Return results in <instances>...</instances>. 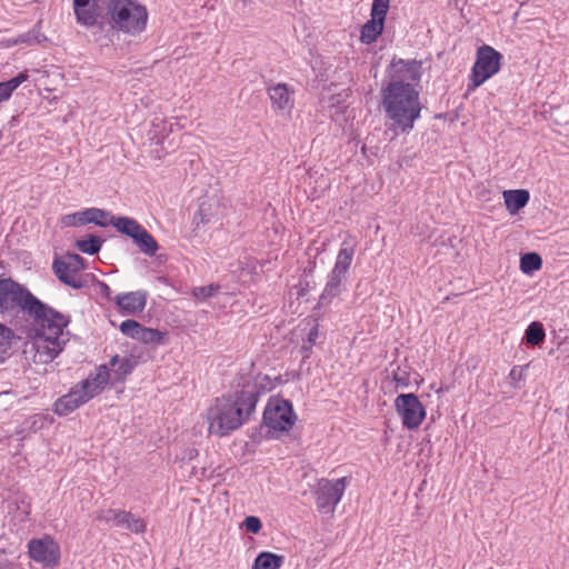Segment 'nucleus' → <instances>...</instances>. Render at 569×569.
Returning a JSON list of instances; mask_svg holds the SVG:
<instances>
[{
  "mask_svg": "<svg viewBox=\"0 0 569 569\" xmlns=\"http://www.w3.org/2000/svg\"><path fill=\"white\" fill-rule=\"evenodd\" d=\"M90 4H92L91 0H73V11H79Z\"/></svg>",
  "mask_w": 569,
  "mask_h": 569,
  "instance_id": "nucleus-42",
  "label": "nucleus"
},
{
  "mask_svg": "<svg viewBox=\"0 0 569 569\" xmlns=\"http://www.w3.org/2000/svg\"><path fill=\"white\" fill-rule=\"evenodd\" d=\"M346 482L347 478L345 477L337 480L322 478L318 481L313 495L317 509L320 513L331 515L335 512L345 492Z\"/></svg>",
  "mask_w": 569,
  "mask_h": 569,
  "instance_id": "nucleus-9",
  "label": "nucleus"
},
{
  "mask_svg": "<svg viewBox=\"0 0 569 569\" xmlns=\"http://www.w3.org/2000/svg\"><path fill=\"white\" fill-rule=\"evenodd\" d=\"M98 286H99V289H100V293L103 295L107 298H110V295H111L110 287L107 283H104V282H99Z\"/></svg>",
  "mask_w": 569,
  "mask_h": 569,
  "instance_id": "nucleus-43",
  "label": "nucleus"
},
{
  "mask_svg": "<svg viewBox=\"0 0 569 569\" xmlns=\"http://www.w3.org/2000/svg\"><path fill=\"white\" fill-rule=\"evenodd\" d=\"M268 94L272 108L281 111H290L293 108L292 92L286 83H278L268 88Z\"/></svg>",
  "mask_w": 569,
  "mask_h": 569,
  "instance_id": "nucleus-16",
  "label": "nucleus"
},
{
  "mask_svg": "<svg viewBox=\"0 0 569 569\" xmlns=\"http://www.w3.org/2000/svg\"><path fill=\"white\" fill-rule=\"evenodd\" d=\"M16 42L20 43H40L41 39L36 34V30L33 29L31 32H27L23 34H20Z\"/></svg>",
  "mask_w": 569,
  "mask_h": 569,
  "instance_id": "nucleus-39",
  "label": "nucleus"
},
{
  "mask_svg": "<svg viewBox=\"0 0 569 569\" xmlns=\"http://www.w3.org/2000/svg\"><path fill=\"white\" fill-rule=\"evenodd\" d=\"M503 199L509 213L515 214L527 206L530 194L525 189L506 190L503 191Z\"/></svg>",
  "mask_w": 569,
  "mask_h": 569,
  "instance_id": "nucleus-19",
  "label": "nucleus"
},
{
  "mask_svg": "<svg viewBox=\"0 0 569 569\" xmlns=\"http://www.w3.org/2000/svg\"><path fill=\"white\" fill-rule=\"evenodd\" d=\"M74 16L77 22L87 28L99 26L102 29L103 23L107 20L106 14L101 16L99 13L98 7L94 1L92 2V4L82 8L79 11H74Z\"/></svg>",
  "mask_w": 569,
  "mask_h": 569,
  "instance_id": "nucleus-17",
  "label": "nucleus"
},
{
  "mask_svg": "<svg viewBox=\"0 0 569 569\" xmlns=\"http://www.w3.org/2000/svg\"><path fill=\"white\" fill-rule=\"evenodd\" d=\"M137 340L146 345L159 346L164 343L166 333L158 329L147 328L142 326Z\"/></svg>",
  "mask_w": 569,
  "mask_h": 569,
  "instance_id": "nucleus-27",
  "label": "nucleus"
},
{
  "mask_svg": "<svg viewBox=\"0 0 569 569\" xmlns=\"http://www.w3.org/2000/svg\"><path fill=\"white\" fill-rule=\"evenodd\" d=\"M219 290V284L210 283L208 286L194 287L192 289V296L198 300L206 301L213 297Z\"/></svg>",
  "mask_w": 569,
  "mask_h": 569,
  "instance_id": "nucleus-33",
  "label": "nucleus"
},
{
  "mask_svg": "<svg viewBox=\"0 0 569 569\" xmlns=\"http://www.w3.org/2000/svg\"><path fill=\"white\" fill-rule=\"evenodd\" d=\"M118 527H123L134 533H143L147 525L143 519L134 517L131 512L120 510L114 522Z\"/></svg>",
  "mask_w": 569,
  "mask_h": 569,
  "instance_id": "nucleus-22",
  "label": "nucleus"
},
{
  "mask_svg": "<svg viewBox=\"0 0 569 569\" xmlns=\"http://www.w3.org/2000/svg\"><path fill=\"white\" fill-rule=\"evenodd\" d=\"M84 268V259L78 253H67L63 258H56L52 263L57 278L73 289L86 286V281L79 276Z\"/></svg>",
  "mask_w": 569,
  "mask_h": 569,
  "instance_id": "nucleus-11",
  "label": "nucleus"
},
{
  "mask_svg": "<svg viewBox=\"0 0 569 569\" xmlns=\"http://www.w3.org/2000/svg\"><path fill=\"white\" fill-rule=\"evenodd\" d=\"M46 312V320L37 322L29 319L34 328V336L24 345L23 353L34 363H49L62 351L64 340H61L63 330L70 323V317L51 308Z\"/></svg>",
  "mask_w": 569,
  "mask_h": 569,
  "instance_id": "nucleus-3",
  "label": "nucleus"
},
{
  "mask_svg": "<svg viewBox=\"0 0 569 569\" xmlns=\"http://www.w3.org/2000/svg\"><path fill=\"white\" fill-rule=\"evenodd\" d=\"M501 53L492 47L483 44L477 50L476 62L472 67L471 88H478L500 70Z\"/></svg>",
  "mask_w": 569,
  "mask_h": 569,
  "instance_id": "nucleus-10",
  "label": "nucleus"
},
{
  "mask_svg": "<svg viewBox=\"0 0 569 569\" xmlns=\"http://www.w3.org/2000/svg\"><path fill=\"white\" fill-rule=\"evenodd\" d=\"M147 297L148 292L144 290L120 293L116 297V303L123 313L136 315L144 310Z\"/></svg>",
  "mask_w": 569,
  "mask_h": 569,
  "instance_id": "nucleus-15",
  "label": "nucleus"
},
{
  "mask_svg": "<svg viewBox=\"0 0 569 569\" xmlns=\"http://www.w3.org/2000/svg\"><path fill=\"white\" fill-rule=\"evenodd\" d=\"M395 408L401 417L403 427L409 430L419 428L426 417L425 407L415 393H401L397 396Z\"/></svg>",
  "mask_w": 569,
  "mask_h": 569,
  "instance_id": "nucleus-12",
  "label": "nucleus"
},
{
  "mask_svg": "<svg viewBox=\"0 0 569 569\" xmlns=\"http://www.w3.org/2000/svg\"><path fill=\"white\" fill-rule=\"evenodd\" d=\"M106 18L111 28L140 34L147 26V8L132 0H106Z\"/></svg>",
  "mask_w": 569,
  "mask_h": 569,
  "instance_id": "nucleus-6",
  "label": "nucleus"
},
{
  "mask_svg": "<svg viewBox=\"0 0 569 569\" xmlns=\"http://www.w3.org/2000/svg\"><path fill=\"white\" fill-rule=\"evenodd\" d=\"M388 9L389 0H373L371 6V18L385 23Z\"/></svg>",
  "mask_w": 569,
  "mask_h": 569,
  "instance_id": "nucleus-35",
  "label": "nucleus"
},
{
  "mask_svg": "<svg viewBox=\"0 0 569 569\" xmlns=\"http://www.w3.org/2000/svg\"><path fill=\"white\" fill-rule=\"evenodd\" d=\"M13 337L12 329L0 323V362L8 357Z\"/></svg>",
  "mask_w": 569,
  "mask_h": 569,
  "instance_id": "nucleus-32",
  "label": "nucleus"
},
{
  "mask_svg": "<svg viewBox=\"0 0 569 569\" xmlns=\"http://www.w3.org/2000/svg\"><path fill=\"white\" fill-rule=\"evenodd\" d=\"M260 391L257 383H246L241 390L217 398L207 411L209 432L219 437L244 425L254 412Z\"/></svg>",
  "mask_w": 569,
  "mask_h": 569,
  "instance_id": "nucleus-1",
  "label": "nucleus"
},
{
  "mask_svg": "<svg viewBox=\"0 0 569 569\" xmlns=\"http://www.w3.org/2000/svg\"><path fill=\"white\" fill-rule=\"evenodd\" d=\"M79 216V226H84L87 223H94L99 227H107L110 224L111 214L110 212L98 209V208H89L83 211L78 212Z\"/></svg>",
  "mask_w": 569,
  "mask_h": 569,
  "instance_id": "nucleus-20",
  "label": "nucleus"
},
{
  "mask_svg": "<svg viewBox=\"0 0 569 569\" xmlns=\"http://www.w3.org/2000/svg\"><path fill=\"white\" fill-rule=\"evenodd\" d=\"M546 331L541 322H531L525 331V341L530 346H539L545 341Z\"/></svg>",
  "mask_w": 569,
  "mask_h": 569,
  "instance_id": "nucleus-26",
  "label": "nucleus"
},
{
  "mask_svg": "<svg viewBox=\"0 0 569 569\" xmlns=\"http://www.w3.org/2000/svg\"><path fill=\"white\" fill-rule=\"evenodd\" d=\"M118 512H120V510H118V509H108V510L100 511L96 518H97V520H100V521L116 522Z\"/></svg>",
  "mask_w": 569,
  "mask_h": 569,
  "instance_id": "nucleus-38",
  "label": "nucleus"
},
{
  "mask_svg": "<svg viewBox=\"0 0 569 569\" xmlns=\"http://www.w3.org/2000/svg\"><path fill=\"white\" fill-rule=\"evenodd\" d=\"M381 98L386 117L391 120L393 130L402 133L411 131L422 110L415 84L391 80L381 89Z\"/></svg>",
  "mask_w": 569,
  "mask_h": 569,
  "instance_id": "nucleus-2",
  "label": "nucleus"
},
{
  "mask_svg": "<svg viewBox=\"0 0 569 569\" xmlns=\"http://www.w3.org/2000/svg\"><path fill=\"white\" fill-rule=\"evenodd\" d=\"M46 312L51 313V307L38 299L29 289L11 278L0 277V316L10 322L20 319L46 320Z\"/></svg>",
  "mask_w": 569,
  "mask_h": 569,
  "instance_id": "nucleus-4",
  "label": "nucleus"
},
{
  "mask_svg": "<svg viewBox=\"0 0 569 569\" xmlns=\"http://www.w3.org/2000/svg\"><path fill=\"white\" fill-rule=\"evenodd\" d=\"M110 366L113 368L116 379L122 381L133 371L137 361L130 357L119 358V356L116 355L110 359Z\"/></svg>",
  "mask_w": 569,
  "mask_h": 569,
  "instance_id": "nucleus-23",
  "label": "nucleus"
},
{
  "mask_svg": "<svg viewBox=\"0 0 569 569\" xmlns=\"http://www.w3.org/2000/svg\"><path fill=\"white\" fill-rule=\"evenodd\" d=\"M103 240L96 236L89 234L86 239H80L76 242V247L83 253L96 254L100 251Z\"/></svg>",
  "mask_w": 569,
  "mask_h": 569,
  "instance_id": "nucleus-30",
  "label": "nucleus"
},
{
  "mask_svg": "<svg viewBox=\"0 0 569 569\" xmlns=\"http://www.w3.org/2000/svg\"><path fill=\"white\" fill-rule=\"evenodd\" d=\"M284 557L269 552L262 551L260 552L253 563V569H280L283 565Z\"/></svg>",
  "mask_w": 569,
  "mask_h": 569,
  "instance_id": "nucleus-24",
  "label": "nucleus"
},
{
  "mask_svg": "<svg viewBox=\"0 0 569 569\" xmlns=\"http://www.w3.org/2000/svg\"><path fill=\"white\" fill-rule=\"evenodd\" d=\"M110 224L122 234L131 238L142 253L149 257H153L157 253L159 249L157 240L136 219L130 217H111Z\"/></svg>",
  "mask_w": 569,
  "mask_h": 569,
  "instance_id": "nucleus-7",
  "label": "nucleus"
},
{
  "mask_svg": "<svg viewBox=\"0 0 569 569\" xmlns=\"http://www.w3.org/2000/svg\"><path fill=\"white\" fill-rule=\"evenodd\" d=\"M310 326L309 332L307 333V341L302 346V350L307 353L311 350V348L316 345L317 339L319 337V323L316 319L308 321L307 323Z\"/></svg>",
  "mask_w": 569,
  "mask_h": 569,
  "instance_id": "nucleus-34",
  "label": "nucleus"
},
{
  "mask_svg": "<svg viewBox=\"0 0 569 569\" xmlns=\"http://www.w3.org/2000/svg\"><path fill=\"white\" fill-rule=\"evenodd\" d=\"M28 79V74L24 72H20L16 77L9 79L8 81L0 82V103L8 100L12 92L26 80Z\"/></svg>",
  "mask_w": 569,
  "mask_h": 569,
  "instance_id": "nucleus-28",
  "label": "nucleus"
},
{
  "mask_svg": "<svg viewBox=\"0 0 569 569\" xmlns=\"http://www.w3.org/2000/svg\"><path fill=\"white\" fill-rule=\"evenodd\" d=\"M30 558L42 565L46 569H54L60 561V547L49 536L41 539H31L28 543Z\"/></svg>",
  "mask_w": 569,
  "mask_h": 569,
  "instance_id": "nucleus-13",
  "label": "nucleus"
},
{
  "mask_svg": "<svg viewBox=\"0 0 569 569\" xmlns=\"http://www.w3.org/2000/svg\"><path fill=\"white\" fill-rule=\"evenodd\" d=\"M390 68L391 80H401L413 84L418 83L421 79V61L393 58Z\"/></svg>",
  "mask_w": 569,
  "mask_h": 569,
  "instance_id": "nucleus-14",
  "label": "nucleus"
},
{
  "mask_svg": "<svg viewBox=\"0 0 569 569\" xmlns=\"http://www.w3.org/2000/svg\"><path fill=\"white\" fill-rule=\"evenodd\" d=\"M346 279V276H341L335 271H331L328 278V281L325 286V289L319 298V306H326L331 302V300L338 297L342 291V282Z\"/></svg>",
  "mask_w": 569,
  "mask_h": 569,
  "instance_id": "nucleus-18",
  "label": "nucleus"
},
{
  "mask_svg": "<svg viewBox=\"0 0 569 569\" xmlns=\"http://www.w3.org/2000/svg\"><path fill=\"white\" fill-rule=\"evenodd\" d=\"M355 254V243L345 240L338 252L337 260L332 271L346 276Z\"/></svg>",
  "mask_w": 569,
  "mask_h": 569,
  "instance_id": "nucleus-21",
  "label": "nucleus"
},
{
  "mask_svg": "<svg viewBox=\"0 0 569 569\" xmlns=\"http://www.w3.org/2000/svg\"><path fill=\"white\" fill-rule=\"evenodd\" d=\"M296 419L291 402L281 398H271L263 411L264 426L274 431L290 430Z\"/></svg>",
  "mask_w": 569,
  "mask_h": 569,
  "instance_id": "nucleus-8",
  "label": "nucleus"
},
{
  "mask_svg": "<svg viewBox=\"0 0 569 569\" xmlns=\"http://www.w3.org/2000/svg\"><path fill=\"white\" fill-rule=\"evenodd\" d=\"M522 371H523V368H521V367H513L510 370L509 377L512 380H515V381L520 380L522 378Z\"/></svg>",
  "mask_w": 569,
  "mask_h": 569,
  "instance_id": "nucleus-41",
  "label": "nucleus"
},
{
  "mask_svg": "<svg viewBox=\"0 0 569 569\" xmlns=\"http://www.w3.org/2000/svg\"><path fill=\"white\" fill-rule=\"evenodd\" d=\"M243 526L246 530L251 533H258L262 528L261 520L256 516L246 517L243 520Z\"/></svg>",
  "mask_w": 569,
  "mask_h": 569,
  "instance_id": "nucleus-37",
  "label": "nucleus"
},
{
  "mask_svg": "<svg viewBox=\"0 0 569 569\" xmlns=\"http://www.w3.org/2000/svg\"><path fill=\"white\" fill-rule=\"evenodd\" d=\"M212 207V203L206 200L199 203V208L192 219L194 230H197L201 224H206L211 221L212 217L214 216Z\"/></svg>",
  "mask_w": 569,
  "mask_h": 569,
  "instance_id": "nucleus-29",
  "label": "nucleus"
},
{
  "mask_svg": "<svg viewBox=\"0 0 569 569\" xmlns=\"http://www.w3.org/2000/svg\"><path fill=\"white\" fill-rule=\"evenodd\" d=\"M62 223L67 227L79 226L78 212L64 216L62 218Z\"/></svg>",
  "mask_w": 569,
  "mask_h": 569,
  "instance_id": "nucleus-40",
  "label": "nucleus"
},
{
  "mask_svg": "<svg viewBox=\"0 0 569 569\" xmlns=\"http://www.w3.org/2000/svg\"><path fill=\"white\" fill-rule=\"evenodd\" d=\"M542 266V259L537 252L523 253L520 258V270L530 274L539 270Z\"/></svg>",
  "mask_w": 569,
  "mask_h": 569,
  "instance_id": "nucleus-31",
  "label": "nucleus"
},
{
  "mask_svg": "<svg viewBox=\"0 0 569 569\" xmlns=\"http://www.w3.org/2000/svg\"><path fill=\"white\" fill-rule=\"evenodd\" d=\"M383 24L380 20L371 18L362 26L360 40L366 44L376 41L383 30Z\"/></svg>",
  "mask_w": 569,
  "mask_h": 569,
  "instance_id": "nucleus-25",
  "label": "nucleus"
},
{
  "mask_svg": "<svg viewBox=\"0 0 569 569\" xmlns=\"http://www.w3.org/2000/svg\"><path fill=\"white\" fill-rule=\"evenodd\" d=\"M142 328V325L133 319H128L121 322L120 325V331L132 339L138 338L139 332Z\"/></svg>",
  "mask_w": 569,
  "mask_h": 569,
  "instance_id": "nucleus-36",
  "label": "nucleus"
},
{
  "mask_svg": "<svg viewBox=\"0 0 569 569\" xmlns=\"http://www.w3.org/2000/svg\"><path fill=\"white\" fill-rule=\"evenodd\" d=\"M110 378L109 369L102 365L90 373L87 379L77 383L71 390L54 402V412L67 416L98 396L107 386Z\"/></svg>",
  "mask_w": 569,
  "mask_h": 569,
  "instance_id": "nucleus-5",
  "label": "nucleus"
}]
</instances>
